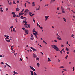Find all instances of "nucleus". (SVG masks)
Listing matches in <instances>:
<instances>
[{
  "mask_svg": "<svg viewBox=\"0 0 75 75\" xmlns=\"http://www.w3.org/2000/svg\"><path fill=\"white\" fill-rule=\"evenodd\" d=\"M57 39L59 40H61V37L59 35L57 36Z\"/></svg>",
  "mask_w": 75,
  "mask_h": 75,
  "instance_id": "f257e3e1",
  "label": "nucleus"
},
{
  "mask_svg": "<svg viewBox=\"0 0 75 75\" xmlns=\"http://www.w3.org/2000/svg\"><path fill=\"white\" fill-rule=\"evenodd\" d=\"M25 33H26V34H28V30H27V29H26L25 30Z\"/></svg>",
  "mask_w": 75,
  "mask_h": 75,
  "instance_id": "f03ea898",
  "label": "nucleus"
},
{
  "mask_svg": "<svg viewBox=\"0 0 75 75\" xmlns=\"http://www.w3.org/2000/svg\"><path fill=\"white\" fill-rule=\"evenodd\" d=\"M32 7H35V3L34 2H32Z\"/></svg>",
  "mask_w": 75,
  "mask_h": 75,
  "instance_id": "7ed1b4c3",
  "label": "nucleus"
},
{
  "mask_svg": "<svg viewBox=\"0 0 75 75\" xmlns=\"http://www.w3.org/2000/svg\"><path fill=\"white\" fill-rule=\"evenodd\" d=\"M31 69H32V70H33V71H36V70L34 69V68L33 67H31Z\"/></svg>",
  "mask_w": 75,
  "mask_h": 75,
  "instance_id": "20e7f679",
  "label": "nucleus"
},
{
  "mask_svg": "<svg viewBox=\"0 0 75 75\" xmlns=\"http://www.w3.org/2000/svg\"><path fill=\"white\" fill-rule=\"evenodd\" d=\"M45 21H46V20H47V18H48V17H47V16H45Z\"/></svg>",
  "mask_w": 75,
  "mask_h": 75,
  "instance_id": "39448f33",
  "label": "nucleus"
},
{
  "mask_svg": "<svg viewBox=\"0 0 75 75\" xmlns=\"http://www.w3.org/2000/svg\"><path fill=\"white\" fill-rule=\"evenodd\" d=\"M19 10H20V9L18 8H17L16 9V11H19Z\"/></svg>",
  "mask_w": 75,
  "mask_h": 75,
  "instance_id": "423d86ee",
  "label": "nucleus"
},
{
  "mask_svg": "<svg viewBox=\"0 0 75 75\" xmlns=\"http://www.w3.org/2000/svg\"><path fill=\"white\" fill-rule=\"evenodd\" d=\"M63 19L65 22H67V21H66L67 20L65 18H63Z\"/></svg>",
  "mask_w": 75,
  "mask_h": 75,
  "instance_id": "0eeeda50",
  "label": "nucleus"
},
{
  "mask_svg": "<svg viewBox=\"0 0 75 75\" xmlns=\"http://www.w3.org/2000/svg\"><path fill=\"white\" fill-rule=\"evenodd\" d=\"M51 46L52 47V48H55V45H52Z\"/></svg>",
  "mask_w": 75,
  "mask_h": 75,
  "instance_id": "6e6552de",
  "label": "nucleus"
},
{
  "mask_svg": "<svg viewBox=\"0 0 75 75\" xmlns=\"http://www.w3.org/2000/svg\"><path fill=\"white\" fill-rule=\"evenodd\" d=\"M12 4H13V3L10 2L8 4H9V5H12Z\"/></svg>",
  "mask_w": 75,
  "mask_h": 75,
  "instance_id": "1a4fd4ad",
  "label": "nucleus"
},
{
  "mask_svg": "<svg viewBox=\"0 0 75 75\" xmlns=\"http://www.w3.org/2000/svg\"><path fill=\"white\" fill-rule=\"evenodd\" d=\"M66 50L67 51H69V49H68L67 47H66Z\"/></svg>",
  "mask_w": 75,
  "mask_h": 75,
  "instance_id": "9d476101",
  "label": "nucleus"
},
{
  "mask_svg": "<svg viewBox=\"0 0 75 75\" xmlns=\"http://www.w3.org/2000/svg\"><path fill=\"white\" fill-rule=\"evenodd\" d=\"M64 49H62V50H61V51L60 52V53H61V54H62V51H64Z\"/></svg>",
  "mask_w": 75,
  "mask_h": 75,
  "instance_id": "9b49d317",
  "label": "nucleus"
},
{
  "mask_svg": "<svg viewBox=\"0 0 75 75\" xmlns=\"http://www.w3.org/2000/svg\"><path fill=\"white\" fill-rule=\"evenodd\" d=\"M32 31L33 32H34L35 31V28H34L33 30Z\"/></svg>",
  "mask_w": 75,
  "mask_h": 75,
  "instance_id": "f8f14e48",
  "label": "nucleus"
},
{
  "mask_svg": "<svg viewBox=\"0 0 75 75\" xmlns=\"http://www.w3.org/2000/svg\"><path fill=\"white\" fill-rule=\"evenodd\" d=\"M61 10L62 11H64V8L62 7V6H61Z\"/></svg>",
  "mask_w": 75,
  "mask_h": 75,
  "instance_id": "ddd939ff",
  "label": "nucleus"
},
{
  "mask_svg": "<svg viewBox=\"0 0 75 75\" xmlns=\"http://www.w3.org/2000/svg\"><path fill=\"white\" fill-rule=\"evenodd\" d=\"M35 14H32L31 15H30V17H33V16H34Z\"/></svg>",
  "mask_w": 75,
  "mask_h": 75,
  "instance_id": "4468645a",
  "label": "nucleus"
},
{
  "mask_svg": "<svg viewBox=\"0 0 75 75\" xmlns=\"http://www.w3.org/2000/svg\"><path fill=\"white\" fill-rule=\"evenodd\" d=\"M36 59L37 61H39V59H39V58L37 57L36 58Z\"/></svg>",
  "mask_w": 75,
  "mask_h": 75,
  "instance_id": "2eb2a0df",
  "label": "nucleus"
},
{
  "mask_svg": "<svg viewBox=\"0 0 75 75\" xmlns=\"http://www.w3.org/2000/svg\"><path fill=\"white\" fill-rule=\"evenodd\" d=\"M6 41L8 42H10V40H6Z\"/></svg>",
  "mask_w": 75,
  "mask_h": 75,
  "instance_id": "dca6fc26",
  "label": "nucleus"
},
{
  "mask_svg": "<svg viewBox=\"0 0 75 75\" xmlns=\"http://www.w3.org/2000/svg\"><path fill=\"white\" fill-rule=\"evenodd\" d=\"M30 71L31 72V75H33V73H34V72H33V71Z\"/></svg>",
  "mask_w": 75,
  "mask_h": 75,
  "instance_id": "f3484780",
  "label": "nucleus"
},
{
  "mask_svg": "<svg viewBox=\"0 0 75 75\" xmlns=\"http://www.w3.org/2000/svg\"><path fill=\"white\" fill-rule=\"evenodd\" d=\"M29 15H30H30H31L33 14V13H32V12H29Z\"/></svg>",
  "mask_w": 75,
  "mask_h": 75,
  "instance_id": "a211bd4d",
  "label": "nucleus"
},
{
  "mask_svg": "<svg viewBox=\"0 0 75 75\" xmlns=\"http://www.w3.org/2000/svg\"><path fill=\"white\" fill-rule=\"evenodd\" d=\"M59 68H64V66H61L59 67Z\"/></svg>",
  "mask_w": 75,
  "mask_h": 75,
  "instance_id": "6ab92c4d",
  "label": "nucleus"
},
{
  "mask_svg": "<svg viewBox=\"0 0 75 75\" xmlns=\"http://www.w3.org/2000/svg\"><path fill=\"white\" fill-rule=\"evenodd\" d=\"M33 51H38V50L35 49V48H33Z\"/></svg>",
  "mask_w": 75,
  "mask_h": 75,
  "instance_id": "aec40b11",
  "label": "nucleus"
},
{
  "mask_svg": "<svg viewBox=\"0 0 75 75\" xmlns=\"http://www.w3.org/2000/svg\"><path fill=\"white\" fill-rule=\"evenodd\" d=\"M43 42H44V43H45V44H47V42H45V41L44 40H43Z\"/></svg>",
  "mask_w": 75,
  "mask_h": 75,
  "instance_id": "412c9836",
  "label": "nucleus"
},
{
  "mask_svg": "<svg viewBox=\"0 0 75 75\" xmlns=\"http://www.w3.org/2000/svg\"><path fill=\"white\" fill-rule=\"evenodd\" d=\"M22 15V13H20L19 14V16H21Z\"/></svg>",
  "mask_w": 75,
  "mask_h": 75,
  "instance_id": "4be33fe9",
  "label": "nucleus"
},
{
  "mask_svg": "<svg viewBox=\"0 0 75 75\" xmlns=\"http://www.w3.org/2000/svg\"><path fill=\"white\" fill-rule=\"evenodd\" d=\"M35 36L37 38H38V36H37V34H35Z\"/></svg>",
  "mask_w": 75,
  "mask_h": 75,
  "instance_id": "5701e85b",
  "label": "nucleus"
},
{
  "mask_svg": "<svg viewBox=\"0 0 75 75\" xmlns=\"http://www.w3.org/2000/svg\"><path fill=\"white\" fill-rule=\"evenodd\" d=\"M60 49L59 48H57L56 49V51H59V50Z\"/></svg>",
  "mask_w": 75,
  "mask_h": 75,
  "instance_id": "b1692460",
  "label": "nucleus"
},
{
  "mask_svg": "<svg viewBox=\"0 0 75 75\" xmlns=\"http://www.w3.org/2000/svg\"><path fill=\"white\" fill-rule=\"evenodd\" d=\"M11 14H13V15H14V14H15V12H12L11 13Z\"/></svg>",
  "mask_w": 75,
  "mask_h": 75,
  "instance_id": "393cba45",
  "label": "nucleus"
},
{
  "mask_svg": "<svg viewBox=\"0 0 75 75\" xmlns=\"http://www.w3.org/2000/svg\"><path fill=\"white\" fill-rule=\"evenodd\" d=\"M33 75H37V74L35 73V72H34L33 73Z\"/></svg>",
  "mask_w": 75,
  "mask_h": 75,
  "instance_id": "a878e982",
  "label": "nucleus"
},
{
  "mask_svg": "<svg viewBox=\"0 0 75 75\" xmlns=\"http://www.w3.org/2000/svg\"><path fill=\"white\" fill-rule=\"evenodd\" d=\"M37 65L38 67H40V64H39V63H38Z\"/></svg>",
  "mask_w": 75,
  "mask_h": 75,
  "instance_id": "bb28decb",
  "label": "nucleus"
},
{
  "mask_svg": "<svg viewBox=\"0 0 75 75\" xmlns=\"http://www.w3.org/2000/svg\"><path fill=\"white\" fill-rule=\"evenodd\" d=\"M13 17H16V14H14V15L13 16Z\"/></svg>",
  "mask_w": 75,
  "mask_h": 75,
  "instance_id": "cd10ccee",
  "label": "nucleus"
},
{
  "mask_svg": "<svg viewBox=\"0 0 75 75\" xmlns=\"http://www.w3.org/2000/svg\"><path fill=\"white\" fill-rule=\"evenodd\" d=\"M40 29H41V30H42V29H43V27H42V26H41L40 27Z\"/></svg>",
  "mask_w": 75,
  "mask_h": 75,
  "instance_id": "c85d7f7f",
  "label": "nucleus"
},
{
  "mask_svg": "<svg viewBox=\"0 0 75 75\" xmlns=\"http://www.w3.org/2000/svg\"><path fill=\"white\" fill-rule=\"evenodd\" d=\"M13 4H16V3H15V1H13Z\"/></svg>",
  "mask_w": 75,
  "mask_h": 75,
  "instance_id": "c756f323",
  "label": "nucleus"
},
{
  "mask_svg": "<svg viewBox=\"0 0 75 75\" xmlns=\"http://www.w3.org/2000/svg\"><path fill=\"white\" fill-rule=\"evenodd\" d=\"M14 74H18V73H17L16 72H15V71H14Z\"/></svg>",
  "mask_w": 75,
  "mask_h": 75,
  "instance_id": "7c9ffc66",
  "label": "nucleus"
},
{
  "mask_svg": "<svg viewBox=\"0 0 75 75\" xmlns=\"http://www.w3.org/2000/svg\"><path fill=\"white\" fill-rule=\"evenodd\" d=\"M33 54L34 55L33 57H37V55L34 54V53Z\"/></svg>",
  "mask_w": 75,
  "mask_h": 75,
  "instance_id": "2f4dec72",
  "label": "nucleus"
},
{
  "mask_svg": "<svg viewBox=\"0 0 75 75\" xmlns=\"http://www.w3.org/2000/svg\"><path fill=\"white\" fill-rule=\"evenodd\" d=\"M53 41H54V42H57V40H54Z\"/></svg>",
  "mask_w": 75,
  "mask_h": 75,
  "instance_id": "473e14b6",
  "label": "nucleus"
},
{
  "mask_svg": "<svg viewBox=\"0 0 75 75\" xmlns=\"http://www.w3.org/2000/svg\"><path fill=\"white\" fill-rule=\"evenodd\" d=\"M27 10H28V9H26V10L24 12L25 13H27Z\"/></svg>",
  "mask_w": 75,
  "mask_h": 75,
  "instance_id": "72a5a7b5",
  "label": "nucleus"
},
{
  "mask_svg": "<svg viewBox=\"0 0 75 75\" xmlns=\"http://www.w3.org/2000/svg\"><path fill=\"white\" fill-rule=\"evenodd\" d=\"M20 16L18 15H16V17H20Z\"/></svg>",
  "mask_w": 75,
  "mask_h": 75,
  "instance_id": "f704fd0d",
  "label": "nucleus"
},
{
  "mask_svg": "<svg viewBox=\"0 0 75 75\" xmlns=\"http://www.w3.org/2000/svg\"><path fill=\"white\" fill-rule=\"evenodd\" d=\"M30 39L31 40H33V39H34V38H31Z\"/></svg>",
  "mask_w": 75,
  "mask_h": 75,
  "instance_id": "c9c22d12",
  "label": "nucleus"
},
{
  "mask_svg": "<svg viewBox=\"0 0 75 75\" xmlns=\"http://www.w3.org/2000/svg\"><path fill=\"white\" fill-rule=\"evenodd\" d=\"M31 38L33 37H34L33 35L31 34Z\"/></svg>",
  "mask_w": 75,
  "mask_h": 75,
  "instance_id": "e433bc0d",
  "label": "nucleus"
},
{
  "mask_svg": "<svg viewBox=\"0 0 75 75\" xmlns=\"http://www.w3.org/2000/svg\"><path fill=\"white\" fill-rule=\"evenodd\" d=\"M27 5V3H25V7H26V6Z\"/></svg>",
  "mask_w": 75,
  "mask_h": 75,
  "instance_id": "4c0bfd02",
  "label": "nucleus"
},
{
  "mask_svg": "<svg viewBox=\"0 0 75 75\" xmlns=\"http://www.w3.org/2000/svg\"><path fill=\"white\" fill-rule=\"evenodd\" d=\"M57 48H58V47H54V49L55 50L57 49Z\"/></svg>",
  "mask_w": 75,
  "mask_h": 75,
  "instance_id": "58836bf2",
  "label": "nucleus"
},
{
  "mask_svg": "<svg viewBox=\"0 0 75 75\" xmlns=\"http://www.w3.org/2000/svg\"><path fill=\"white\" fill-rule=\"evenodd\" d=\"M48 60L49 62L50 61H51V60H50V58H48Z\"/></svg>",
  "mask_w": 75,
  "mask_h": 75,
  "instance_id": "ea45409f",
  "label": "nucleus"
},
{
  "mask_svg": "<svg viewBox=\"0 0 75 75\" xmlns=\"http://www.w3.org/2000/svg\"><path fill=\"white\" fill-rule=\"evenodd\" d=\"M28 27L29 28H30V24H29V25H28Z\"/></svg>",
  "mask_w": 75,
  "mask_h": 75,
  "instance_id": "a19ab883",
  "label": "nucleus"
},
{
  "mask_svg": "<svg viewBox=\"0 0 75 75\" xmlns=\"http://www.w3.org/2000/svg\"><path fill=\"white\" fill-rule=\"evenodd\" d=\"M67 54H69V52H67Z\"/></svg>",
  "mask_w": 75,
  "mask_h": 75,
  "instance_id": "79ce46f5",
  "label": "nucleus"
},
{
  "mask_svg": "<svg viewBox=\"0 0 75 75\" xmlns=\"http://www.w3.org/2000/svg\"><path fill=\"white\" fill-rule=\"evenodd\" d=\"M5 64H6V65H7V66L8 65V64L7 63H5Z\"/></svg>",
  "mask_w": 75,
  "mask_h": 75,
  "instance_id": "37998d69",
  "label": "nucleus"
},
{
  "mask_svg": "<svg viewBox=\"0 0 75 75\" xmlns=\"http://www.w3.org/2000/svg\"><path fill=\"white\" fill-rule=\"evenodd\" d=\"M1 64H3V65H4V63H3L2 62H1Z\"/></svg>",
  "mask_w": 75,
  "mask_h": 75,
  "instance_id": "c03bdc74",
  "label": "nucleus"
},
{
  "mask_svg": "<svg viewBox=\"0 0 75 75\" xmlns=\"http://www.w3.org/2000/svg\"><path fill=\"white\" fill-rule=\"evenodd\" d=\"M0 11H1V12H3V10L2 9L0 10Z\"/></svg>",
  "mask_w": 75,
  "mask_h": 75,
  "instance_id": "a18cd8bd",
  "label": "nucleus"
},
{
  "mask_svg": "<svg viewBox=\"0 0 75 75\" xmlns=\"http://www.w3.org/2000/svg\"><path fill=\"white\" fill-rule=\"evenodd\" d=\"M10 28H13V26H12L11 27H10Z\"/></svg>",
  "mask_w": 75,
  "mask_h": 75,
  "instance_id": "49530a36",
  "label": "nucleus"
},
{
  "mask_svg": "<svg viewBox=\"0 0 75 75\" xmlns=\"http://www.w3.org/2000/svg\"><path fill=\"white\" fill-rule=\"evenodd\" d=\"M22 30H25V28H22Z\"/></svg>",
  "mask_w": 75,
  "mask_h": 75,
  "instance_id": "de8ad7c7",
  "label": "nucleus"
},
{
  "mask_svg": "<svg viewBox=\"0 0 75 75\" xmlns=\"http://www.w3.org/2000/svg\"><path fill=\"white\" fill-rule=\"evenodd\" d=\"M62 13H65V12L64 11H62Z\"/></svg>",
  "mask_w": 75,
  "mask_h": 75,
  "instance_id": "09e8293b",
  "label": "nucleus"
},
{
  "mask_svg": "<svg viewBox=\"0 0 75 75\" xmlns=\"http://www.w3.org/2000/svg\"><path fill=\"white\" fill-rule=\"evenodd\" d=\"M35 34H37V31H35Z\"/></svg>",
  "mask_w": 75,
  "mask_h": 75,
  "instance_id": "8fccbe9b",
  "label": "nucleus"
},
{
  "mask_svg": "<svg viewBox=\"0 0 75 75\" xmlns=\"http://www.w3.org/2000/svg\"><path fill=\"white\" fill-rule=\"evenodd\" d=\"M73 70L74 71L75 69H74V67H73Z\"/></svg>",
  "mask_w": 75,
  "mask_h": 75,
  "instance_id": "3c124183",
  "label": "nucleus"
},
{
  "mask_svg": "<svg viewBox=\"0 0 75 75\" xmlns=\"http://www.w3.org/2000/svg\"><path fill=\"white\" fill-rule=\"evenodd\" d=\"M13 31H14H14H15V28H13Z\"/></svg>",
  "mask_w": 75,
  "mask_h": 75,
  "instance_id": "603ef678",
  "label": "nucleus"
},
{
  "mask_svg": "<svg viewBox=\"0 0 75 75\" xmlns=\"http://www.w3.org/2000/svg\"><path fill=\"white\" fill-rule=\"evenodd\" d=\"M8 39H9V38H5V40H8Z\"/></svg>",
  "mask_w": 75,
  "mask_h": 75,
  "instance_id": "864d4df0",
  "label": "nucleus"
},
{
  "mask_svg": "<svg viewBox=\"0 0 75 75\" xmlns=\"http://www.w3.org/2000/svg\"><path fill=\"white\" fill-rule=\"evenodd\" d=\"M56 35L57 36H57H58L59 35H58V33H57L56 34Z\"/></svg>",
  "mask_w": 75,
  "mask_h": 75,
  "instance_id": "5fc2aeb1",
  "label": "nucleus"
},
{
  "mask_svg": "<svg viewBox=\"0 0 75 75\" xmlns=\"http://www.w3.org/2000/svg\"><path fill=\"white\" fill-rule=\"evenodd\" d=\"M40 6L38 8V10H40Z\"/></svg>",
  "mask_w": 75,
  "mask_h": 75,
  "instance_id": "6e6d98bb",
  "label": "nucleus"
},
{
  "mask_svg": "<svg viewBox=\"0 0 75 75\" xmlns=\"http://www.w3.org/2000/svg\"><path fill=\"white\" fill-rule=\"evenodd\" d=\"M45 71H47V68L46 67H45Z\"/></svg>",
  "mask_w": 75,
  "mask_h": 75,
  "instance_id": "4d7b16f0",
  "label": "nucleus"
},
{
  "mask_svg": "<svg viewBox=\"0 0 75 75\" xmlns=\"http://www.w3.org/2000/svg\"><path fill=\"white\" fill-rule=\"evenodd\" d=\"M53 1L52 0H51L50 2V3H52Z\"/></svg>",
  "mask_w": 75,
  "mask_h": 75,
  "instance_id": "13d9d810",
  "label": "nucleus"
},
{
  "mask_svg": "<svg viewBox=\"0 0 75 75\" xmlns=\"http://www.w3.org/2000/svg\"><path fill=\"white\" fill-rule=\"evenodd\" d=\"M61 46L62 47H64V46L63 45H62V44L61 45Z\"/></svg>",
  "mask_w": 75,
  "mask_h": 75,
  "instance_id": "bf43d9fd",
  "label": "nucleus"
},
{
  "mask_svg": "<svg viewBox=\"0 0 75 75\" xmlns=\"http://www.w3.org/2000/svg\"><path fill=\"white\" fill-rule=\"evenodd\" d=\"M40 53H41V54H42V55H44V53H43L42 52H40Z\"/></svg>",
  "mask_w": 75,
  "mask_h": 75,
  "instance_id": "052dcab7",
  "label": "nucleus"
},
{
  "mask_svg": "<svg viewBox=\"0 0 75 75\" xmlns=\"http://www.w3.org/2000/svg\"><path fill=\"white\" fill-rule=\"evenodd\" d=\"M23 23H25V21H23Z\"/></svg>",
  "mask_w": 75,
  "mask_h": 75,
  "instance_id": "680f3d73",
  "label": "nucleus"
},
{
  "mask_svg": "<svg viewBox=\"0 0 75 75\" xmlns=\"http://www.w3.org/2000/svg\"><path fill=\"white\" fill-rule=\"evenodd\" d=\"M33 21L34 23H35V20H34V19H33Z\"/></svg>",
  "mask_w": 75,
  "mask_h": 75,
  "instance_id": "e2e57ef3",
  "label": "nucleus"
},
{
  "mask_svg": "<svg viewBox=\"0 0 75 75\" xmlns=\"http://www.w3.org/2000/svg\"><path fill=\"white\" fill-rule=\"evenodd\" d=\"M36 24H37V26H39V24H38V23H36Z\"/></svg>",
  "mask_w": 75,
  "mask_h": 75,
  "instance_id": "0e129e2a",
  "label": "nucleus"
},
{
  "mask_svg": "<svg viewBox=\"0 0 75 75\" xmlns=\"http://www.w3.org/2000/svg\"><path fill=\"white\" fill-rule=\"evenodd\" d=\"M25 28H28V27L27 26H25Z\"/></svg>",
  "mask_w": 75,
  "mask_h": 75,
  "instance_id": "69168bd1",
  "label": "nucleus"
},
{
  "mask_svg": "<svg viewBox=\"0 0 75 75\" xmlns=\"http://www.w3.org/2000/svg\"><path fill=\"white\" fill-rule=\"evenodd\" d=\"M17 3H19V1L18 0L17 1Z\"/></svg>",
  "mask_w": 75,
  "mask_h": 75,
  "instance_id": "338daca9",
  "label": "nucleus"
},
{
  "mask_svg": "<svg viewBox=\"0 0 75 75\" xmlns=\"http://www.w3.org/2000/svg\"><path fill=\"white\" fill-rule=\"evenodd\" d=\"M6 65H5L4 66V68H6Z\"/></svg>",
  "mask_w": 75,
  "mask_h": 75,
  "instance_id": "774afa93",
  "label": "nucleus"
}]
</instances>
